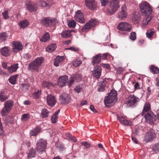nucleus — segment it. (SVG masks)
Returning a JSON list of instances; mask_svg holds the SVG:
<instances>
[{
	"mask_svg": "<svg viewBox=\"0 0 159 159\" xmlns=\"http://www.w3.org/2000/svg\"><path fill=\"white\" fill-rule=\"evenodd\" d=\"M151 70L154 74H157L159 73V69L157 67H155L153 66H151Z\"/></svg>",
	"mask_w": 159,
	"mask_h": 159,
	"instance_id": "obj_44",
	"label": "nucleus"
},
{
	"mask_svg": "<svg viewBox=\"0 0 159 159\" xmlns=\"http://www.w3.org/2000/svg\"><path fill=\"white\" fill-rule=\"evenodd\" d=\"M46 141L43 139H40L36 143V149L39 154L45 153V149L46 147Z\"/></svg>",
	"mask_w": 159,
	"mask_h": 159,
	"instance_id": "obj_5",
	"label": "nucleus"
},
{
	"mask_svg": "<svg viewBox=\"0 0 159 159\" xmlns=\"http://www.w3.org/2000/svg\"><path fill=\"white\" fill-rule=\"evenodd\" d=\"M156 137V134L153 131H149L147 132L144 136L143 140L148 143L152 141Z\"/></svg>",
	"mask_w": 159,
	"mask_h": 159,
	"instance_id": "obj_9",
	"label": "nucleus"
},
{
	"mask_svg": "<svg viewBox=\"0 0 159 159\" xmlns=\"http://www.w3.org/2000/svg\"><path fill=\"white\" fill-rule=\"evenodd\" d=\"M101 67L99 66H96L94 68L93 74L94 77L98 78L101 76Z\"/></svg>",
	"mask_w": 159,
	"mask_h": 159,
	"instance_id": "obj_18",
	"label": "nucleus"
},
{
	"mask_svg": "<svg viewBox=\"0 0 159 159\" xmlns=\"http://www.w3.org/2000/svg\"><path fill=\"white\" fill-rule=\"evenodd\" d=\"M60 112L59 110L56 111L54 114L52 116L51 119H57V116Z\"/></svg>",
	"mask_w": 159,
	"mask_h": 159,
	"instance_id": "obj_54",
	"label": "nucleus"
},
{
	"mask_svg": "<svg viewBox=\"0 0 159 159\" xmlns=\"http://www.w3.org/2000/svg\"><path fill=\"white\" fill-rule=\"evenodd\" d=\"M117 28L120 30L129 31L131 29V26L130 24L127 22H121L119 24Z\"/></svg>",
	"mask_w": 159,
	"mask_h": 159,
	"instance_id": "obj_11",
	"label": "nucleus"
},
{
	"mask_svg": "<svg viewBox=\"0 0 159 159\" xmlns=\"http://www.w3.org/2000/svg\"><path fill=\"white\" fill-rule=\"evenodd\" d=\"M75 20L81 23L85 22V18L83 13L80 10H78L75 12Z\"/></svg>",
	"mask_w": 159,
	"mask_h": 159,
	"instance_id": "obj_12",
	"label": "nucleus"
},
{
	"mask_svg": "<svg viewBox=\"0 0 159 159\" xmlns=\"http://www.w3.org/2000/svg\"><path fill=\"white\" fill-rule=\"evenodd\" d=\"M36 155L35 150L33 148H31L30 149L28 157L29 158H31L35 157Z\"/></svg>",
	"mask_w": 159,
	"mask_h": 159,
	"instance_id": "obj_33",
	"label": "nucleus"
},
{
	"mask_svg": "<svg viewBox=\"0 0 159 159\" xmlns=\"http://www.w3.org/2000/svg\"><path fill=\"white\" fill-rule=\"evenodd\" d=\"M154 32V30L153 29H150L148 30L146 33L147 37L151 39L152 37Z\"/></svg>",
	"mask_w": 159,
	"mask_h": 159,
	"instance_id": "obj_38",
	"label": "nucleus"
},
{
	"mask_svg": "<svg viewBox=\"0 0 159 159\" xmlns=\"http://www.w3.org/2000/svg\"><path fill=\"white\" fill-rule=\"evenodd\" d=\"M130 39L132 40H134L136 39V34L134 32H132L130 36Z\"/></svg>",
	"mask_w": 159,
	"mask_h": 159,
	"instance_id": "obj_55",
	"label": "nucleus"
},
{
	"mask_svg": "<svg viewBox=\"0 0 159 159\" xmlns=\"http://www.w3.org/2000/svg\"><path fill=\"white\" fill-rule=\"evenodd\" d=\"M12 51L15 53H17L23 48L22 44L18 41L13 42L12 43Z\"/></svg>",
	"mask_w": 159,
	"mask_h": 159,
	"instance_id": "obj_13",
	"label": "nucleus"
},
{
	"mask_svg": "<svg viewBox=\"0 0 159 159\" xmlns=\"http://www.w3.org/2000/svg\"><path fill=\"white\" fill-rule=\"evenodd\" d=\"M70 98V97L68 94L64 93L60 96V101L62 103L66 104L69 103Z\"/></svg>",
	"mask_w": 159,
	"mask_h": 159,
	"instance_id": "obj_15",
	"label": "nucleus"
},
{
	"mask_svg": "<svg viewBox=\"0 0 159 159\" xmlns=\"http://www.w3.org/2000/svg\"><path fill=\"white\" fill-rule=\"evenodd\" d=\"M41 94V91L40 90H38L33 93V96L35 98H38Z\"/></svg>",
	"mask_w": 159,
	"mask_h": 159,
	"instance_id": "obj_45",
	"label": "nucleus"
},
{
	"mask_svg": "<svg viewBox=\"0 0 159 159\" xmlns=\"http://www.w3.org/2000/svg\"><path fill=\"white\" fill-rule=\"evenodd\" d=\"M52 84L51 82H48L44 81L42 83V86L44 88H46L48 89L50 87L52 86Z\"/></svg>",
	"mask_w": 159,
	"mask_h": 159,
	"instance_id": "obj_42",
	"label": "nucleus"
},
{
	"mask_svg": "<svg viewBox=\"0 0 159 159\" xmlns=\"http://www.w3.org/2000/svg\"><path fill=\"white\" fill-rule=\"evenodd\" d=\"M64 58L63 56H57L56 58L54 59V65L57 67L58 66L59 63L63 61Z\"/></svg>",
	"mask_w": 159,
	"mask_h": 159,
	"instance_id": "obj_27",
	"label": "nucleus"
},
{
	"mask_svg": "<svg viewBox=\"0 0 159 159\" xmlns=\"http://www.w3.org/2000/svg\"><path fill=\"white\" fill-rule=\"evenodd\" d=\"M18 68V64H16L11 66H9L7 68L8 72L10 73H12L15 72Z\"/></svg>",
	"mask_w": 159,
	"mask_h": 159,
	"instance_id": "obj_26",
	"label": "nucleus"
},
{
	"mask_svg": "<svg viewBox=\"0 0 159 159\" xmlns=\"http://www.w3.org/2000/svg\"><path fill=\"white\" fill-rule=\"evenodd\" d=\"M43 60V58L42 57L36 58L35 60L30 64L29 66V70L37 71L38 68L41 66Z\"/></svg>",
	"mask_w": 159,
	"mask_h": 159,
	"instance_id": "obj_3",
	"label": "nucleus"
},
{
	"mask_svg": "<svg viewBox=\"0 0 159 159\" xmlns=\"http://www.w3.org/2000/svg\"><path fill=\"white\" fill-rule=\"evenodd\" d=\"M0 51L2 55L6 57L8 56L11 54L10 48L8 47H4L2 48Z\"/></svg>",
	"mask_w": 159,
	"mask_h": 159,
	"instance_id": "obj_21",
	"label": "nucleus"
},
{
	"mask_svg": "<svg viewBox=\"0 0 159 159\" xmlns=\"http://www.w3.org/2000/svg\"><path fill=\"white\" fill-rule=\"evenodd\" d=\"M66 49L70 50L72 51L75 52H78L79 50L78 48L74 47H71L70 48H66Z\"/></svg>",
	"mask_w": 159,
	"mask_h": 159,
	"instance_id": "obj_57",
	"label": "nucleus"
},
{
	"mask_svg": "<svg viewBox=\"0 0 159 159\" xmlns=\"http://www.w3.org/2000/svg\"><path fill=\"white\" fill-rule=\"evenodd\" d=\"M9 98L8 95L7 94L6 92H1L0 93V101L3 102Z\"/></svg>",
	"mask_w": 159,
	"mask_h": 159,
	"instance_id": "obj_31",
	"label": "nucleus"
},
{
	"mask_svg": "<svg viewBox=\"0 0 159 159\" xmlns=\"http://www.w3.org/2000/svg\"><path fill=\"white\" fill-rule=\"evenodd\" d=\"M149 124L152 125L155 122L156 120H145Z\"/></svg>",
	"mask_w": 159,
	"mask_h": 159,
	"instance_id": "obj_64",
	"label": "nucleus"
},
{
	"mask_svg": "<svg viewBox=\"0 0 159 159\" xmlns=\"http://www.w3.org/2000/svg\"><path fill=\"white\" fill-rule=\"evenodd\" d=\"M49 111L46 108L43 109L41 111V116L42 118L47 117L48 115Z\"/></svg>",
	"mask_w": 159,
	"mask_h": 159,
	"instance_id": "obj_34",
	"label": "nucleus"
},
{
	"mask_svg": "<svg viewBox=\"0 0 159 159\" xmlns=\"http://www.w3.org/2000/svg\"><path fill=\"white\" fill-rule=\"evenodd\" d=\"M150 104L148 102L146 103L144 106L142 113L136 116V118H142L143 119V117H142L144 114L145 113L149 111L150 110Z\"/></svg>",
	"mask_w": 159,
	"mask_h": 159,
	"instance_id": "obj_20",
	"label": "nucleus"
},
{
	"mask_svg": "<svg viewBox=\"0 0 159 159\" xmlns=\"http://www.w3.org/2000/svg\"><path fill=\"white\" fill-rule=\"evenodd\" d=\"M72 30H65L63 31L61 34V36L64 38H67L71 35V33Z\"/></svg>",
	"mask_w": 159,
	"mask_h": 159,
	"instance_id": "obj_30",
	"label": "nucleus"
},
{
	"mask_svg": "<svg viewBox=\"0 0 159 159\" xmlns=\"http://www.w3.org/2000/svg\"><path fill=\"white\" fill-rule=\"evenodd\" d=\"M41 22L46 27H51L56 24L57 21L56 19H52L49 17H47L42 20Z\"/></svg>",
	"mask_w": 159,
	"mask_h": 159,
	"instance_id": "obj_6",
	"label": "nucleus"
},
{
	"mask_svg": "<svg viewBox=\"0 0 159 159\" xmlns=\"http://www.w3.org/2000/svg\"><path fill=\"white\" fill-rule=\"evenodd\" d=\"M29 25L28 21L26 20H24L20 22L19 25L22 28H25L27 27Z\"/></svg>",
	"mask_w": 159,
	"mask_h": 159,
	"instance_id": "obj_36",
	"label": "nucleus"
},
{
	"mask_svg": "<svg viewBox=\"0 0 159 159\" xmlns=\"http://www.w3.org/2000/svg\"><path fill=\"white\" fill-rule=\"evenodd\" d=\"M25 5L27 9L30 12H35L37 9V4L35 2L27 0L26 1Z\"/></svg>",
	"mask_w": 159,
	"mask_h": 159,
	"instance_id": "obj_8",
	"label": "nucleus"
},
{
	"mask_svg": "<svg viewBox=\"0 0 159 159\" xmlns=\"http://www.w3.org/2000/svg\"><path fill=\"white\" fill-rule=\"evenodd\" d=\"M140 100L139 98L134 95H130L128 97L126 103L129 106H133L136 104Z\"/></svg>",
	"mask_w": 159,
	"mask_h": 159,
	"instance_id": "obj_7",
	"label": "nucleus"
},
{
	"mask_svg": "<svg viewBox=\"0 0 159 159\" xmlns=\"http://www.w3.org/2000/svg\"><path fill=\"white\" fill-rule=\"evenodd\" d=\"M4 133V130L2 122L0 120V135H2Z\"/></svg>",
	"mask_w": 159,
	"mask_h": 159,
	"instance_id": "obj_60",
	"label": "nucleus"
},
{
	"mask_svg": "<svg viewBox=\"0 0 159 159\" xmlns=\"http://www.w3.org/2000/svg\"><path fill=\"white\" fill-rule=\"evenodd\" d=\"M82 145L86 148H89L90 147V144L87 142L84 141L81 143Z\"/></svg>",
	"mask_w": 159,
	"mask_h": 159,
	"instance_id": "obj_56",
	"label": "nucleus"
},
{
	"mask_svg": "<svg viewBox=\"0 0 159 159\" xmlns=\"http://www.w3.org/2000/svg\"><path fill=\"white\" fill-rule=\"evenodd\" d=\"M68 80V77L66 75H63L60 77L58 80V85L60 87H63L67 84Z\"/></svg>",
	"mask_w": 159,
	"mask_h": 159,
	"instance_id": "obj_14",
	"label": "nucleus"
},
{
	"mask_svg": "<svg viewBox=\"0 0 159 159\" xmlns=\"http://www.w3.org/2000/svg\"><path fill=\"white\" fill-rule=\"evenodd\" d=\"M111 56L108 53H104L103 54L102 57L103 59H107L108 57H110Z\"/></svg>",
	"mask_w": 159,
	"mask_h": 159,
	"instance_id": "obj_62",
	"label": "nucleus"
},
{
	"mask_svg": "<svg viewBox=\"0 0 159 159\" xmlns=\"http://www.w3.org/2000/svg\"><path fill=\"white\" fill-rule=\"evenodd\" d=\"M153 150L154 151H159V144L157 143L155 144L153 147Z\"/></svg>",
	"mask_w": 159,
	"mask_h": 159,
	"instance_id": "obj_58",
	"label": "nucleus"
},
{
	"mask_svg": "<svg viewBox=\"0 0 159 159\" xmlns=\"http://www.w3.org/2000/svg\"><path fill=\"white\" fill-rule=\"evenodd\" d=\"M81 63L82 62L81 61L78 59H77L75 61H73V65L74 66L76 67L79 66Z\"/></svg>",
	"mask_w": 159,
	"mask_h": 159,
	"instance_id": "obj_46",
	"label": "nucleus"
},
{
	"mask_svg": "<svg viewBox=\"0 0 159 159\" xmlns=\"http://www.w3.org/2000/svg\"><path fill=\"white\" fill-rule=\"evenodd\" d=\"M74 77V79L77 82L80 81L82 79L81 75L78 74H76L75 75H73Z\"/></svg>",
	"mask_w": 159,
	"mask_h": 159,
	"instance_id": "obj_49",
	"label": "nucleus"
},
{
	"mask_svg": "<svg viewBox=\"0 0 159 159\" xmlns=\"http://www.w3.org/2000/svg\"><path fill=\"white\" fill-rule=\"evenodd\" d=\"M140 15L138 12H135L133 14L132 17L133 21L137 23L140 20Z\"/></svg>",
	"mask_w": 159,
	"mask_h": 159,
	"instance_id": "obj_25",
	"label": "nucleus"
},
{
	"mask_svg": "<svg viewBox=\"0 0 159 159\" xmlns=\"http://www.w3.org/2000/svg\"><path fill=\"white\" fill-rule=\"evenodd\" d=\"M120 122L125 126H129L132 125V122L130 120H119Z\"/></svg>",
	"mask_w": 159,
	"mask_h": 159,
	"instance_id": "obj_39",
	"label": "nucleus"
},
{
	"mask_svg": "<svg viewBox=\"0 0 159 159\" xmlns=\"http://www.w3.org/2000/svg\"><path fill=\"white\" fill-rule=\"evenodd\" d=\"M117 93L116 91L112 89L111 91L108 94V96L110 98H112L114 100H117Z\"/></svg>",
	"mask_w": 159,
	"mask_h": 159,
	"instance_id": "obj_29",
	"label": "nucleus"
},
{
	"mask_svg": "<svg viewBox=\"0 0 159 159\" xmlns=\"http://www.w3.org/2000/svg\"><path fill=\"white\" fill-rule=\"evenodd\" d=\"M145 17L143 19L141 24V26L142 28L145 27L148 24L152 19V15H146Z\"/></svg>",
	"mask_w": 159,
	"mask_h": 159,
	"instance_id": "obj_23",
	"label": "nucleus"
},
{
	"mask_svg": "<svg viewBox=\"0 0 159 159\" xmlns=\"http://www.w3.org/2000/svg\"><path fill=\"white\" fill-rule=\"evenodd\" d=\"M98 23V22L96 20H91L83 27L82 29V31L84 32L88 31L89 29L92 27L97 25Z\"/></svg>",
	"mask_w": 159,
	"mask_h": 159,
	"instance_id": "obj_10",
	"label": "nucleus"
},
{
	"mask_svg": "<svg viewBox=\"0 0 159 159\" xmlns=\"http://www.w3.org/2000/svg\"><path fill=\"white\" fill-rule=\"evenodd\" d=\"M56 47V45L55 44H52L48 46L46 49V51L48 52H52L55 50Z\"/></svg>",
	"mask_w": 159,
	"mask_h": 159,
	"instance_id": "obj_32",
	"label": "nucleus"
},
{
	"mask_svg": "<svg viewBox=\"0 0 159 159\" xmlns=\"http://www.w3.org/2000/svg\"><path fill=\"white\" fill-rule=\"evenodd\" d=\"M47 101V104L49 106L52 107L55 105L56 101L55 97L50 94L48 95Z\"/></svg>",
	"mask_w": 159,
	"mask_h": 159,
	"instance_id": "obj_16",
	"label": "nucleus"
},
{
	"mask_svg": "<svg viewBox=\"0 0 159 159\" xmlns=\"http://www.w3.org/2000/svg\"><path fill=\"white\" fill-rule=\"evenodd\" d=\"M101 6H105L107 4L108 1L107 0H100Z\"/></svg>",
	"mask_w": 159,
	"mask_h": 159,
	"instance_id": "obj_59",
	"label": "nucleus"
},
{
	"mask_svg": "<svg viewBox=\"0 0 159 159\" xmlns=\"http://www.w3.org/2000/svg\"><path fill=\"white\" fill-rule=\"evenodd\" d=\"M24 57L27 60H29L31 57V55L28 53L25 54L24 55Z\"/></svg>",
	"mask_w": 159,
	"mask_h": 159,
	"instance_id": "obj_63",
	"label": "nucleus"
},
{
	"mask_svg": "<svg viewBox=\"0 0 159 159\" xmlns=\"http://www.w3.org/2000/svg\"><path fill=\"white\" fill-rule=\"evenodd\" d=\"M101 60V56L100 55H97L92 58V64L93 66L98 64Z\"/></svg>",
	"mask_w": 159,
	"mask_h": 159,
	"instance_id": "obj_24",
	"label": "nucleus"
},
{
	"mask_svg": "<svg viewBox=\"0 0 159 159\" xmlns=\"http://www.w3.org/2000/svg\"><path fill=\"white\" fill-rule=\"evenodd\" d=\"M30 116L29 114L28 113L24 114L22 115L21 119H30Z\"/></svg>",
	"mask_w": 159,
	"mask_h": 159,
	"instance_id": "obj_52",
	"label": "nucleus"
},
{
	"mask_svg": "<svg viewBox=\"0 0 159 159\" xmlns=\"http://www.w3.org/2000/svg\"><path fill=\"white\" fill-rule=\"evenodd\" d=\"M13 101L11 100H7L4 103V106L1 111L2 116L7 115L11 111L13 106Z\"/></svg>",
	"mask_w": 159,
	"mask_h": 159,
	"instance_id": "obj_4",
	"label": "nucleus"
},
{
	"mask_svg": "<svg viewBox=\"0 0 159 159\" xmlns=\"http://www.w3.org/2000/svg\"><path fill=\"white\" fill-rule=\"evenodd\" d=\"M117 100H114L113 99L108 96L106 97L104 100L105 106L107 107L113 106Z\"/></svg>",
	"mask_w": 159,
	"mask_h": 159,
	"instance_id": "obj_19",
	"label": "nucleus"
},
{
	"mask_svg": "<svg viewBox=\"0 0 159 159\" xmlns=\"http://www.w3.org/2000/svg\"><path fill=\"white\" fill-rule=\"evenodd\" d=\"M66 136L69 137L71 140H72L74 142H76V139L75 137L72 136L69 133H67L66 134Z\"/></svg>",
	"mask_w": 159,
	"mask_h": 159,
	"instance_id": "obj_51",
	"label": "nucleus"
},
{
	"mask_svg": "<svg viewBox=\"0 0 159 159\" xmlns=\"http://www.w3.org/2000/svg\"><path fill=\"white\" fill-rule=\"evenodd\" d=\"M120 0H111L107 9L108 13L110 14L114 13L120 7Z\"/></svg>",
	"mask_w": 159,
	"mask_h": 159,
	"instance_id": "obj_1",
	"label": "nucleus"
},
{
	"mask_svg": "<svg viewBox=\"0 0 159 159\" xmlns=\"http://www.w3.org/2000/svg\"><path fill=\"white\" fill-rule=\"evenodd\" d=\"M139 8L143 15H150L152 9L149 4L145 1H142L139 4Z\"/></svg>",
	"mask_w": 159,
	"mask_h": 159,
	"instance_id": "obj_2",
	"label": "nucleus"
},
{
	"mask_svg": "<svg viewBox=\"0 0 159 159\" xmlns=\"http://www.w3.org/2000/svg\"><path fill=\"white\" fill-rule=\"evenodd\" d=\"M74 90L75 92L77 93L81 92L82 90V86L79 85L76 86L74 89Z\"/></svg>",
	"mask_w": 159,
	"mask_h": 159,
	"instance_id": "obj_50",
	"label": "nucleus"
},
{
	"mask_svg": "<svg viewBox=\"0 0 159 159\" xmlns=\"http://www.w3.org/2000/svg\"><path fill=\"white\" fill-rule=\"evenodd\" d=\"M75 21L74 20H70L68 21V25L70 28H74L76 26Z\"/></svg>",
	"mask_w": 159,
	"mask_h": 159,
	"instance_id": "obj_41",
	"label": "nucleus"
},
{
	"mask_svg": "<svg viewBox=\"0 0 159 159\" xmlns=\"http://www.w3.org/2000/svg\"><path fill=\"white\" fill-rule=\"evenodd\" d=\"M156 117L155 115L151 111L148 112L144 116L145 119H155Z\"/></svg>",
	"mask_w": 159,
	"mask_h": 159,
	"instance_id": "obj_28",
	"label": "nucleus"
},
{
	"mask_svg": "<svg viewBox=\"0 0 159 159\" xmlns=\"http://www.w3.org/2000/svg\"><path fill=\"white\" fill-rule=\"evenodd\" d=\"M121 10L118 14L119 18L121 19L125 18L127 16V13L126 11V7L125 4H123L121 7Z\"/></svg>",
	"mask_w": 159,
	"mask_h": 159,
	"instance_id": "obj_17",
	"label": "nucleus"
},
{
	"mask_svg": "<svg viewBox=\"0 0 159 159\" xmlns=\"http://www.w3.org/2000/svg\"><path fill=\"white\" fill-rule=\"evenodd\" d=\"M2 65L3 68L6 69H7V68L9 66L8 64L3 62L2 63Z\"/></svg>",
	"mask_w": 159,
	"mask_h": 159,
	"instance_id": "obj_61",
	"label": "nucleus"
},
{
	"mask_svg": "<svg viewBox=\"0 0 159 159\" xmlns=\"http://www.w3.org/2000/svg\"><path fill=\"white\" fill-rule=\"evenodd\" d=\"M7 37V34L6 33H2L0 34V39L3 41L6 39Z\"/></svg>",
	"mask_w": 159,
	"mask_h": 159,
	"instance_id": "obj_48",
	"label": "nucleus"
},
{
	"mask_svg": "<svg viewBox=\"0 0 159 159\" xmlns=\"http://www.w3.org/2000/svg\"><path fill=\"white\" fill-rule=\"evenodd\" d=\"M75 80L74 77L72 75L71 78H70L69 80L67 81V84H68L69 87L71 86L73 84Z\"/></svg>",
	"mask_w": 159,
	"mask_h": 159,
	"instance_id": "obj_47",
	"label": "nucleus"
},
{
	"mask_svg": "<svg viewBox=\"0 0 159 159\" xmlns=\"http://www.w3.org/2000/svg\"><path fill=\"white\" fill-rule=\"evenodd\" d=\"M50 39V36L48 33L46 32L43 36L41 39V41L45 42L48 40Z\"/></svg>",
	"mask_w": 159,
	"mask_h": 159,
	"instance_id": "obj_40",
	"label": "nucleus"
},
{
	"mask_svg": "<svg viewBox=\"0 0 159 159\" xmlns=\"http://www.w3.org/2000/svg\"><path fill=\"white\" fill-rule=\"evenodd\" d=\"M39 4L40 5L43 7H49L50 6H49V4H48L47 2L43 1H40L39 2Z\"/></svg>",
	"mask_w": 159,
	"mask_h": 159,
	"instance_id": "obj_43",
	"label": "nucleus"
},
{
	"mask_svg": "<svg viewBox=\"0 0 159 159\" xmlns=\"http://www.w3.org/2000/svg\"><path fill=\"white\" fill-rule=\"evenodd\" d=\"M18 75H17L11 76L8 79L9 82L12 84H14L16 83V81Z\"/></svg>",
	"mask_w": 159,
	"mask_h": 159,
	"instance_id": "obj_37",
	"label": "nucleus"
},
{
	"mask_svg": "<svg viewBox=\"0 0 159 159\" xmlns=\"http://www.w3.org/2000/svg\"><path fill=\"white\" fill-rule=\"evenodd\" d=\"M86 6L89 8L93 10L96 7V3L95 0H85Z\"/></svg>",
	"mask_w": 159,
	"mask_h": 159,
	"instance_id": "obj_22",
	"label": "nucleus"
},
{
	"mask_svg": "<svg viewBox=\"0 0 159 159\" xmlns=\"http://www.w3.org/2000/svg\"><path fill=\"white\" fill-rule=\"evenodd\" d=\"M8 11H5L2 13L3 18L5 19H6L9 18V16L8 14Z\"/></svg>",
	"mask_w": 159,
	"mask_h": 159,
	"instance_id": "obj_53",
	"label": "nucleus"
},
{
	"mask_svg": "<svg viewBox=\"0 0 159 159\" xmlns=\"http://www.w3.org/2000/svg\"><path fill=\"white\" fill-rule=\"evenodd\" d=\"M40 130V128L39 127H36L34 129L32 130L30 132L31 136L36 135Z\"/></svg>",
	"mask_w": 159,
	"mask_h": 159,
	"instance_id": "obj_35",
	"label": "nucleus"
}]
</instances>
